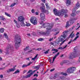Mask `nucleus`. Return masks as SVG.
<instances>
[{
    "label": "nucleus",
    "mask_w": 80,
    "mask_h": 80,
    "mask_svg": "<svg viewBox=\"0 0 80 80\" xmlns=\"http://www.w3.org/2000/svg\"><path fill=\"white\" fill-rule=\"evenodd\" d=\"M40 24L41 25V27L42 28H46V32H43L41 31L39 33V35H45L48 36L49 34L50 31V30L53 27V24L50 23H43V22H40Z\"/></svg>",
    "instance_id": "obj_1"
},
{
    "label": "nucleus",
    "mask_w": 80,
    "mask_h": 80,
    "mask_svg": "<svg viewBox=\"0 0 80 80\" xmlns=\"http://www.w3.org/2000/svg\"><path fill=\"white\" fill-rule=\"evenodd\" d=\"M53 11L55 15L60 16V17H62L64 15L65 13H67L68 12L67 10L64 9H62L60 12H58V11L56 9H54Z\"/></svg>",
    "instance_id": "obj_2"
},
{
    "label": "nucleus",
    "mask_w": 80,
    "mask_h": 80,
    "mask_svg": "<svg viewBox=\"0 0 80 80\" xmlns=\"http://www.w3.org/2000/svg\"><path fill=\"white\" fill-rule=\"evenodd\" d=\"M63 35H62L59 38V40H57L55 42V43L56 45H58V43L60 42H62V41H63L65 38L66 37H67V31H64L63 32Z\"/></svg>",
    "instance_id": "obj_3"
},
{
    "label": "nucleus",
    "mask_w": 80,
    "mask_h": 80,
    "mask_svg": "<svg viewBox=\"0 0 80 80\" xmlns=\"http://www.w3.org/2000/svg\"><path fill=\"white\" fill-rule=\"evenodd\" d=\"M79 55V63H80V52H79V54H78V52L77 51L74 52H73L72 53L69 55V58L70 59H72L73 58L77 57Z\"/></svg>",
    "instance_id": "obj_4"
},
{
    "label": "nucleus",
    "mask_w": 80,
    "mask_h": 80,
    "mask_svg": "<svg viewBox=\"0 0 80 80\" xmlns=\"http://www.w3.org/2000/svg\"><path fill=\"white\" fill-rule=\"evenodd\" d=\"M18 37L17 39L15 41V46L16 49H18L19 48L20 43V42H21V38L19 37V36H18Z\"/></svg>",
    "instance_id": "obj_5"
},
{
    "label": "nucleus",
    "mask_w": 80,
    "mask_h": 80,
    "mask_svg": "<svg viewBox=\"0 0 80 80\" xmlns=\"http://www.w3.org/2000/svg\"><path fill=\"white\" fill-rule=\"evenodd\" d=\"M30 22L33 25H35L37 24V19L35 17H31Z\"/></svg>",
    "instance_id": "obj_6"
},
{
    "label": "nucleus",
    "mask_w": 80,
    "mask_h": 80,
    "mask_svg": "<svg viewBox=\"0 0 80 80\" xmlns=\"http://www.w3.org/2000/svg\"><path fill=\"white\" fill-rule=\"evenodd\" d=\"M74 18H72L69 21V22H68L66 23V28H67L68 27H69L70 25H71V24H72L74 22Z\"/></svg>",
    "instance_id": "obj_7"
},
{
    "label": "nucleus",
    "mask_w": 80,
    "mask_h": 80,
    "mask_svg": "<svg viewBox=\"0 0 80 80\" xmlns=\"http://www.w3.org/2000/svg\"><path fill=\"white\" fill-rule=\"evenodd\" d=\"M13 50V48L11 47L10 45L8 44L7 47V48L5 49V50L6 51L5 53H6L7 55H8L9 54V50Z\"/></svg>",
    "instance_id": "obj_8"
},
{
    "label": "nucleus",
    "mask_w": 80,
    "mask_h": 80,
    "mask_svg": "<svg viewBox=\"0 0 80 80\" xmlns=\"http://www.w3.org/2000/svg\"><path fill=\"white\" fill-rule=\"evenodd\" d=\"M75 67H72L69 68L67 71L69 73H73V72H74V70H75Z\"/></svg>",
    "instance_id": "obj_9"
},
{
    "label": "nucleus",
    "mask_w": 80,
    "mask_h": 80,
    "mask_svg": "<svg viewBox=\"0 0 80 80\" xmlns=\"http://www.w3.org/2000/svg\"><path fill=\"white\" fill-rule=\"evenodd\" d=\"M40 16L41 18V20H42V21L40 22H40H42L44 21H45V15L43 13H41L40 14Z\"/></svg>",
    "instance_id": "obj_10"
},
{
    "label": "nucleus",
    "mask_w": 80,
    "mask_h": 80,
    "mask_svg": "<svg viewBox=\"0 0 80 80\" xmlns=\"http://www.w3.org/2000/svg\"><path fill=\"white\" fill-rule=\"evenodd\" d=\"M16 67V66H15L12 68L9 69L7 71L8 73H10V72H13L14 71H15V67Z\"/></svg>",
    "instance_id": "obj_11"
},
{
    "label": "nucleus",
    "mask_w": 80,
    "mask_h": 80,
    "mask_svg": "<svg viewBox=\"0 0 80 80\" xmlns=\"http://www.w3.org/2000/svg\"><path fill=\"white\" fill-rule=\"evenodd\" d=\"M15 24H16V25L17 28H19L20 27L19 23L18 22V21L15 20H14L13 21Z\"/></svg>",
    "instance_id": "obj_12"
},
{
    "label": "nucleus",
    "mask_w": 80,
    "mask_h": 80,
    "mask_svg": "<svg viewBox=\"0 0 80 80\" xmlns=\"http://www.w3.org/2000/svg\"><path fill=\"white\" fill-rule=\"evenodd\" d=\"M42 12L43 13H46L47 14H48V13H49V12H48V11L45 10V8H42Z\"/></svg>",
    "instance_id": "obj_13"
},
{
    "label": "nucleus",
    "mask_w": 80,
    "mask_h": 80,
    "mask_svg": "<svg viewBox=\"0 0 80 80\" xmlns=\"http://www.w3.org/2000/svg\"><path fill=\"white\" fill-rule=\"evenodd\" d=\"M18 21H19V22H22L24 21L25 18H24L22 17H20L18 18Z\"/></svg>",
    "instance_id": "obj_14"
},
{
    "label": "nucleus",
    "mask_w": 80,
    "mask_h": 80,
    "mask_svg": "<svg viewBox=\"0 0 80 80\" xmlns=\"http://www.w3.org/2000/svg\"><path fill=\"white\" fill-rule=\"evenodd\" d=\"M76 12V10H75V8H73L72 10V17H75L76 16V14H75V12Z\"/></svg>",
    "instance_id": "obj_15"
},
{
    "label": "nucleus",
    "mask_w": 80,
    "mask_h": 80,
    "mask_svg": "<svg viewBox=\"0 0 80 80\" xmlns=\"http://www.w3.org/2000/svg\"><path fill=\"white\" fill-rule=\"evenodd\" d=\"M80 7V4H79V3L78 2L76 4L75 7H74L73 8H74L75 9V10H77V9H78V8H79Z\"/></svg>",
    "instance_id": "obj_16"
},
{
    "label": "nucleus",
    "mask_w": 80,
    "mask_h": 80,
    "mask_svg": "<svg viewBox=\"0 0 80 80\" xmlns=\"http://www.w3.org/2000/svg\"><path fill=\"white\" fill-rule=\"evenodd\" d=\"M78 38V36L77 37H76L73 40H71V41L68 43V44H70V43H71L72 42H74V41H75V40H76L77 38Z\"/></svg>",
    "instance_id": "obj_17"
},
{
    "label": "nucleus",
    "mask_w": 80,
    "mask_h": 80,
    "mask_svg": "<svg viewBox=\"0 0 80 80\" xmlns=\"http://www.w3.org/2000/svg\"><path fill=\"white\" fill-rule=\"evenodd\" d=\"M71 4V0H67L66 1V5L69 6Z\"/></svg>",
    "instance_id": "obj_18"
},
{
    "label": "nucleus",
    "mask_w": 80,
    "mask_h": 80,
    "mask_svg": "<svg viewBox=\"0 0 80 80\" xmlns=\"http://www.w3.org/2000/svg\"><path fill=\"white\" fill-rule=\"evenodd\" d=\"M18 2V1L17 0H14V3L13 4H12L10 7H13L14 5H15L17 3V2Z\"/></svg>",
    "instance_id": "obj_19"
},
{
    "label": "nucleus",
    "mask_w": 80,
    "mask_h": 80,
    "mask_svg": "<svg viewBox=\"0 0 80 80\" xmlns=\"http://www.w3.org/2000/svg\"><path fill=\"white\" fill-rule=\"evenodd\" d=\"M33 74V73L32 72H30V73L27 75H26L24 77V78H29V77H30L31 75Z\"/></svg>",
    "instance_id": "obj_20"
},
{
    "label": "nucleus",
    "mask_w": 80,
    "mask_h": 80,
    "mask_svg": "<svg viewBox=\"0 0 80 80\" xmlns=\"http://www.w3.org/2000/svg\"><path fill=\"white\" fill-rule=\"evenodd\" d=\"M73 33V32H72L70 34V35L69 36L70 38H73L74 37H75V34Z\"/></svg>",
    "instance_id": "obj_21"
},
{
    "label": "nucleus",
    "mask_w": 80,
    "mask_h": 80,
    "mask_svg": "<svg viewBox=\"0 0 80 80\" xmlns=\"http://www.w3.org/2000/svg\"><path fill=\"white\" fill-rule=\"evenodd\" d=\"M65 77L62 76L58 78L57 80H60V79L61 80H64L65 79Z\"/></svg>",
    "instance_id": "obj_22"
},
{
    "label": "nucleus",
    "mask_w": 80,
    "mask_h": 80,
    "mask_svg": "<svg viewBox=\"0 0 80 80\" xmlns=\"http://www.w3.org/2000/svg\"><path fill=\"white\" fill-rule=\"evenodd\" d=\"M0 20H3V21H5L6 20V19L4 17L2 16H0Z\"/></svg>",
    "instance_id": "obj_23"
},
{
    "label": "nucleus",
    "mask_w": 80,
    "mask_h": 80,
    "mask_svg": "<svg viewBox=\"0 0 80 80\" xmlns=\"http://www.w3.org/2000/svg\"><path fill=\"white\" fill-rule=\"evenodd\" d=\"M58 77V75L57 74L54 75L53 77L52 78H51L52 79H56Z\"/></svg>",
    "instance_id": "obj_24"
},
{
    "label": "nucleus",
    "mask_w": 80,
    "mask_h": 80,
    "mask_svg": "<svg viewBox=\"0 0 80 80\" xmlns=\"http://www.w3.org/2000/svg\"><path fill=\"white\" fill-rule=\"evenodd\" d=\"M52 51L55 52H52V53L54 54L56 53V52H58V49H52Z\"/></svg>",
    "instance_id": "obj_25"
},
{
    "label": "nucleus",
    "mask_w": 80,
    "mask_h": 80,
    "mask_svg": "<svg viewBox=\"0 0 80 80\" xmlns=\"http://www.w3.org/2000/svg\"><path fill=\"white\" fill-rule=\"evenodd\" d=\"M20 25L22 27H25V26H26V24L24 23L23 21L21 22V23H20Z\"/></svg>",
    "instance_id": "obj_26"
},
{
    "label": "nucleus",
    "mask_w": 80,
    "mask_h": 80,
    "mask_svg": "<svg viewBox=\"0 0 80 80\" xmlns=\"http://www.w3.org/2000/svg\"><path fill=\"white\" fill-rule=\"evenodd\" d=\"M4 30H5V29L3 28L0 29V33H3V32H4Z\"/></svg>",
    "instance_id": "obj_27"
},
{
    "label": "nucleus",
    "mask_w": 80,
    "mask_h": 80,
    "mask_svg": "<svg viewBox=\"0 0 80 80\" xmlns=\"http://www.w3.org/2000/svg\"><path fill=\"white\" fill-rule=\"evenodd\" d=\"M37 70H34L33 72H32V70H30L28 72V73H32L33 74V73H34L35 72H36L37 71Z\"/></svg>",
    "instance_id": "obj_28"
},
{
    "label": "nucleus",
    "mask_w": 80,
    "mask_h": 80,
    "mask_svg": "<svg viewBox=\"0 0 80 80\" xmlns=\"http://www.w3.org/2000/svg\"><path fill=\"white\" fill-rule=\"evenodd\" d=\"M5 14L6 16H7V17H11V15H10L9 14L6 12H5Z\"/></svg>",
    "instance_id": "obj_29"
},
{
    "label": "nucleus",
    "mask_w": 80,
    "mask_h": 80,
    "mask_svg": "<svg viewBox=\"0 0 80 80\" xmlns=\"http://www.w3.org/2000/svg\"><path fill=\"white\" fill-rule=\"evenodd\" d=\"M38 41H39L40 42H42V41H43L44 40V39L42 38H41L38 39Z\"/></svg>",
    "instance_id": "obj_30"
},
{
    "label": "nucleus",
    "mask_w": 80,
    "mask_h": 80,
    "mask_svg": "<svg viewBox=\"0 0 80 80\" xmlns=\"http://www.w3.org/2000/svg\"><path fill=\"white\" fill-rule=\"evenodd\" d=\"M28 49H29V46H27L26 48H25L24 49V50L25 51H27V50H28Z\"/></svg>",
    "instance_id": "obj_31"
},
{
    "label": "nucleus",
    "mask_w": 80,
    "mask_h": 80,
    "mask_svg": "<svg viewBox=\"0 0 80 80\" xmlns=\"http://www.w3.org/2000/svg\"><path fill=\"white\" fill-rule=\"evenodd\" d=\"M4 35L5 38H6L8 40H9V38H8V36L7 35V34H6V33H4Z\"/></svg>",
    "instance_id": "obj_32"
},
{
    "label": "nucleus",
    "mask_w": 80,
    "mask_h": 80,
    "mask_svg": "<svg viewBox=\"0 0 80 80\" xmlns=\"http://www.w3.org/2000/svg\"><path fill=\"white\" fill-rule=\"evenodd\" d=\"M37 56H38V54H37L36 56L34 57V58H32V60H35L37 58Z\"/></svg>",
    "instance_id": "obj_33"
},
{
    "label": "nucleus",
    "mask_w": 80,
    "mask_h": 80,
    "mask_svg": "<svg viewBox=\"0 0 80 80\" xmlns=\"http://www.w3.org/2000/svg\"><path fill=\"white\" fill-rule=\"evenodd\" d=\"M60 74L61 75H65V76H66V75H67V73H64L63 72H61L60 73Z\"/></svg>",
    "instance_id": "obj_34"
},
{
    "label": "nucleus",
    "mask_w": 80,
    "mask_h": 80,
    "mask_svg": "<svg viewBox=\"0 0 80 80\" xmlns=\"http://www.w3.org/2000/svg\"><path fill=\"white\" fill-rule=\"evenodd\" d=\"M26 23H27L26 24V27H29V26H30L31 25V24H30L29 23H28L27 22H26Z\"/></svg>",
    "instance_id": "obj_35"
},
{
    "label": "nucleus",
    "mask_w": 80,
    "mask_h": 80,
    "mask_svg": "<svg viewBox=\"0 0 80 80\" xmlns=\"http://www.w3.org/2000/svg\"><path fill=\"white\" fill-rule=\"evenodd\" d=\"M50 51V49H48L47 51H46V52H44V53L45 54H48V52Z\"/></svg>",
    "instance_id": "obj_36"
},
{
    "label": "nucleus",
    "mask_w": 80,
    "mask_h": 80,
    "mask_svg": "<svg viewBox=\"0 0 80 80\" xmlns=\"http://www.w3.org/2000/svg\"><path fill=\"white\" fill-rule=\"evenodd\" d=\"M53 32H56V31H59V29L58 28H56L53 29Z\"/></svg>",
    "instance_id": "obj_37"
},
{
    "label": "nucleus",
    "mask_w": 80,
    "mask_h": 80,
    "mask_svg": "<svg viewBox=\"0 0 80 80\" xmlns=\"http://www.w3.org/2000/svg\"><path fill=\"white\" fill-rule=\"evenodd\" d=\"M55 58H56L55 56H54L52 58V63H53V62H54V61H55Z\"/></svg>",
    "instance_id": "obj_38"
},
{
    "label": "nucleus",
    "mask_w": 80,
    "mask_h": 80,
    "mask_svg": "<svg viewBox=\"0 0 80 80\" xmlns=\"http://www.w3.org/2000/svg\"><path fill=\"white\" fill-rule=\"evenodd\" d=\"M39 68H40V65L36 66L34 67V68H37V69H39Z\"/></svg>",
    "instance_id": "obj_39"
},
{
    "label": "nucleus",
    "mask_w": 80,
    "mask_h": 80,
    "mask_svg": "<svg viewBox=\"0 0 80 80\" xmlns=\"http://www.w3.org/2000/svg\"><path fill=\"white\" fill-rule=\"evenodd\" d=\"M19 72H20V71L18 70H17L14 73H19Z\"/></svg>",
    "instance_id": "obj_40"
},
{
    "label": "nucleus",
    "mask_w": 80,
    "mask_h": 80,
    "mask_svg": "<svg viewBox=\"0 0 80 80\" xmlns=\"http://www.w3.org/2000/svg\"><path fill=\"white\" fill-rule=\"evenodd\" d=\"M41 5H42V7L41 8V10H42V8H43V7H45V5H44V4H43V3H41Z\"/></svg>",
    "instance_id": "obj_41"
},
{
    "label": "nucleus",
    "mask_w": 80,
    "mask_h": 80,
    "mask_svg": "<svg viewBox=\"0 0 80 80\" xmlns=\"http://www.w3.org/2000/svg\"><path fill=\"white\" fill-rule=\"evenodd\" d=\"M59 54H60V52H58L57 53V54H56L54 57L56 58L58 56V55H59Z\"/></svg>",
    "instance_id": "obj_42"
},
{
    "label": "nucleus",
    "mask_w": 80,
    "mask_h": 80,
    "mask_svg": "<svg viewBox=\"0 0 80 80\" xmlns=\"http://www.w3.org/2000/svg\"><path fill=\"white\" fill-rule=\"evenodd\" d=\"M42 50V48H38L37 49H36L35 50H36V51L38 50V51H40V50Z\"/></svg>",
    "instance_id": "obj_43"
},
{
    "label": "nucleus",
    "mask_w": 80,
    "mask_h": 80,
    "mask_svg": "<svg viewBox=\"0 0 80 80\" xmlns=\"http://www.w3.org/2000/svg\"><path fill=\"white\" fill-rule=\"evenodd\" d=\"M59 32H60L59 31H58L57 32L56 34H55V35H58V33H59Z\"/></svg>",
    "instance_id": "obj_44"
},
{
    "label": "nucleus",
    "mask_w": 80,
    "mask_h": 80,
    "mask_svg": "<svg viewBox=\"0 0 80 80\" xmlns=\"http://www.w3.org/2000/svg\"><path fill=\"white\" fill-rule=\"evenodd\" d=\"M67 62H68V61L67 60H64L63 61V63H67Z\"/></svg>",
    "instance_id": "obj_45"
},
{
    "label": "nucleus",
    "mask_w": 80,
    "mask_h": 80,
    "mask_svg": "<svg viewBox=\"0 0 80 80\" xmlns=\"http://www.w3.org/2000/svg\"><path fill=\"white\" fill-rule=\"evenodd\" d=\"M53 40V38H50L49 40V42H51V41H52V40Z\"/></svg>",
    "instance_id": "obj_46"
},
{
    "label": "nucleus",
    "mask_w": 80,
    "mask_h": 80,
    "mask_svg": "<svg viewBox=\"0 0 80 80\" xmlns=\"http://www.w3.org/2000/svg\"><path fill=\"white\" fill-rule=\"evenodd\" d=\"M27 66V65H23L22 66V68H24V67H26Z\"/></svg>",
    "instance_id": "obj_47"
},
{
    "label": "nucleus",
    "mask_w": 80,
    "mask_h": 80,
    "mask_svg": "<svg viewBox=\"0 0 80 80\" xmlns=\"http://www.w3.org/2000/svg\"><path fill=\"white\" fill-rule=\"evenodd\" d=\"M67 45H65V46H64V47H62L63 49L66 48H67Z\"/></svg>",
    "instance_id": "obj_48"
},
{
    "label": "nucleus",
    "mask_w": 80,
    "mask_h": 80,
    "mask_svg": "<svg viewBox=\"0 0 80 80\" xmlns=\"http://www.w3.org/2000/svg\"><path fill=\"white\" fill-rule=\"evenodd\" d=\"M55 70V68H54L53 69H52L50 70V72H53Z\"/></svg>",
    "instance_id": "obj_49"
},
{
    "label": "nucleus",
    "mask_w": 80,
    "mask_h": 80,
    "mask_svg": "<svg viewBox=\"0 0 80 80\" xmlns=\"http://www.w3.org/2000/svg\"><path fill=\"white\" fill-rule=\"evenodd\" d=\"M32 63V62H30L28 63V65H27V66H29L30 65V64Z\"/></svg>",
    "instance_id": "obj_50"
},
{
    "label": "nucleus",
    "mask_w": 80,
    "mask_h": 80,
    "mask_svg": "<svg viewBox=\"0 0 80 80\" xmlns=\"http://www.w3.org/2000/svg\"><path fill=\"white\" fill-rule=\"evenodd\" d=\"M64 17L65 18H67V17H68V14H66L64 15Z\"/></svg>",
    "instance_id": "obj_51"
},
{
    "label": "nucleus",
    "mask_w": 80,
    "mask_h": 80,
    "mask_svg": "<svg viewBox=\"0 0 80 80\" xmlns=\"http://www.w3.org/2000/svg\"><path fill=\"white\" fill-rule=\"evenodd\" d=\"M31 12L32 13H35V10H34V9H32L31 10Z\"/></svg>",
    "instance_id": "obj_52"
},
{
    "label": "nucleus",
    "mask_w": 80,
    "mask_h": 80,
    "mask_svg": "<svg viewBox=\"0 0 80 80\" xmlns=\"http://www.w3.org/2000/svg\"><path fill=\"white\" fill-rule=\"evenodd\" d=\"M46 8L47 9V10H49V9H50V8L48 6H47L46 7Z\"/></svg>",
    "instance_id": "obj_53"
},
{
    "label": "nucleus",
    "mask_w": 80,
    "mask_h": 80,
    "mask_svg": "<svg viewBox=\"0 0 80 80\" xmlns=\"http://www.w3.org/2000/svg\"><path fill=\"white\" fill-rule=\"evenodd\" d=\"M66 40H65L64 41H63L62 42V43H61L60 46H61V45H62V44H63V43H64V42H65Z\"/></svg>",
    "instance_id": "obj_54"
},
{
    "label": "nucleus",
    "mask_w": 80,
    "mask_h": 80,
    "mask_svg": "<svg viewBox=\"0 0 80 80\" xmlns=\"http://www.w3.org/2000/svg\"><path fill=\"white\" fill-rule=\"evenodd\" d=\"M5 67H4L0 68V70H3L5 69Z\"/></svg>",
    "instance_id": "obj_55"
},
{
    "label": "nucleus",
    "mask_w": 80,
    "mask_h": 80,
    "mask_svg": "<svg viewBox=\"0 0 80 80\" xmlns=\"http://www.w3.org/2000/svg\"><path fill=\"white\" fill-rule=\"evenodd\" d=\"M3 52V50L2 49H0V53H2Z\"/></svg>",
    "instance_id": "obj_56"
},
{
    "label": "nucleus",
    "mask_w": 80,
    "mask_h": 80,
    "mask_svg": "<svg viewBox=\"0 0 80 80\" xmlns=\"http://www.w3.org/2000/svg\"><path fill=\"white\" fill-rule=\"evenodd\" d=\"M34 77H38V74H34Z\"/></svg>",
    "instance_id": "obj_57"
},
{
    "label": "nucleus",
    "mask_w": 80,
    "mask_h": 80,
    "mask_svg": "<svg viewBox=\"0 0 80 80\" xmlns=\"http://www.w3.org/2000/svg\"><path fill=\"white\" fill-rule=\"evenodd\" d=\"M79 34V32H77L76 35V37H77L78 36V37H79V36L78 35Z\"/></svg>",
    "instance_id": "obj_58"
},
{
    "label": "nucleus",
    "mask_w": 80,
    "mask_h": 80,
    "mask_svg": "<svg viewBox=\"0 0 80 80\" xmlns=\"http://www.w3.org/2000/svg\"><path fill=\"white\" fill-rule=\"evenodd\" d=\"M0 78H3V75H0Z\"/></svg>",
    "instance_id": "obj_59"
},
{
    "label": "nucleus",
    "mask_w": 80,
    "mask_h": 80,
    "mask_svg": "<svg viewBox=\"0 0 80 80\" xmlns=\"http://www.w3.org/2000/svg\"><path fill=\"white\" fill-rule=\"evenodd\" d=\"M63 63H64L63 62H62L60 63V65H63Z\"/></svg>",
    "instance_id": "obj_60"
},
{
    "label": "nucleus",
    "mask_w": 80,
    "mask_h": 80,
    "mask_svg": "<svg viewBox=\"0 0 80 80\" xmlns=\"http://www.w3.org/2000/svg\"><path fill=\"white\" fill-rule=\"evenodd\" d=\"M35 15H38V12H36L35 13Z\"/></svg>",
    "instance_id": "obj_61"
},
{
    "label": "nucleus",
    "mask_w": 80,
    "mask_h": 80,
    "mask_svg": "<svg viewBox=\"0 0 80 80\" xmlns=\"http://www.w3.org/2000/svg\"><path fill=\"white\" fill-rule=\"evenodd\" d=\"M45 6H46V7H48V3H46Z\"/></svg>",
    "instance_id": "obj_62"
},
{
    "label": "nucleus",
    "mask_w": 80,
    "mask_h": 80,
    "mask_svg": "<svg viewBox=\"0 0 80 80\" xmlns=\"http://www.w3.org/2000/svg\"><path fill=\"white\" fill-rule=\"evenodd\" d=\"M43 3H45V0H41Z\"/></svg>",
    "instance_id": "obj_63"
},
{
    "label": "nucleus",
    "mask_w": 80,
    "mask_h": 80,
    "mask_svg": "<svg viewBox=\"0 0 80 80\" xmlns=\"http://www.w3.org/2000/svg\"><path fill=\"white\" fill-rule=\"evenodd\" d=\"M58 48H59V49H63V48H62V47H59Z\"/></svg>",
    "instance_id": "obj_64"
}]
</instances>
